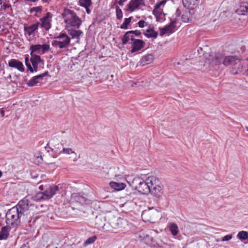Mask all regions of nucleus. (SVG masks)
<instances>
[{
    "mask_svg": "<svg viewBox=\"0 0 248 248\" xmlns=\"http://www.w3.org/2000/svg\"><path fill=\"white\" fill-rule=\"evenodd\" d=\"M62 16L66 24V27H74L76 29H78L80 27L81 20L74 11L65 9Z\"/></svg>",
    "mask_w": 248,
    "mask_h": 248,
    "instance_id": "obj_1",
    "label": "nucleus"
},
{
    "mask_svg": "<svg viewBox=\"0 0 248 248\" xmlns=\"http://www.w3.org/2000/svg\"><path fill=\"white\" fill-rule=\"evenodd\" d=\"M6 223L12 227H16L20 223L21 218L23 215L20 214L16 207H12L9 209L6 214Z\"/></svg>",
    "mask_w": 248,
    "mask_h": 248,
    "instance_id": "obj_2",
    "label": "nucleus"
},
{
    "mask_svg": "<svg viewBox=\"0 0 248 248\" xmlns=\"http://www.w3.org/2000/svg\"><path fill=\"white\" fill-rule=\"evenodd\" d=\"M30 62L32 64V66L29 62V58L26 57L25 59V65L27 68V70L31 73L37 72L38 70V64L40 63H43V61L41 60V57L39 55L31 56Z\"/></svg>",
    "mask_w": 248,
    "mask_h": 248,
    "instance_id": "obj_3",
    "label": "nucleus"
},
{
    "mask_svg": "<svg viewBox=\"0 0 248 248\" xmlns=\"http://www.w3.org/2000/svg\"><path fill=\"white\" fill-rule=\"evenodd\" d=\"M55 39L61 40L63 39V41L61 40H53L52 42V46H58L60 49L67 47L70 43V38L65 33L61 32L58 36L55 37Z\"/></svg>",
    "mask_w": 248,
    "mask_h": 248,
    "instance_id": "obj_4",
    "label": "nucleus"
},
{
    "mask_svg": "<svg viewBox=\"0 0 248 248\" xmlns=\"http://www.w3.org/2000/svg\"><path fill=\"white\" fill-rule=\"evenodd\" d=\"M134 183H137L138 185L136 186L135 189L139 192L142 194H148L150 193V190L148 182H147V178L144 181L140 177H136L134 179Z\"/></svg>",
    "mask_w": 248,
    "mask_h": 248,
    "instance_id": "obj_5",
    "label": "nucleus"
},
{
    "mask_svg": "<svg viewBox=\"0 0 248 248\" xmlns=\"http://www.w3.org/2000/svg\"><path fill=\"white\" fill-rule=\"evenodd\" d=\"M29 201L26 199H23L20 200L17 205L14 207H16L20 214L23 215V218H26V216L29 214Z\"/></svg>",
    "mask_w": 248,
    "mask_h": 248,
    "instance_id": "obj_6",
    "label": "nucleus"
},
{
    "mask_svg": "<svg viewBox=\"0 0 248 248\" xmlns=\"http://www.w3.org/2000/svg\"><path fill=\"white\" fill-rule=\"evenodd\" d=\"M52 17V14L50 12H47L44 16L39 19L40 27L46 31H48L51 28Z\"/></svg>",
    "mask_w": 248,
    "mask_h": 248,
    "instance_id": "obj_7",
    "label": "nucleus"
},
{
    "mask_svg": "<svg viewBox=\"0 0 248 248\" xmlns=\"http://www.w3.org/2000/svg\"><path fill=\"white\" fill-rule=\"evenodd\" d=\"M131 45V49L130 52L131 53L140 50L141 48L144 47L145 43L140 39L132 38V42L130 43Z\"/></svg>",
    "mask_w": 248,
    "mask_h": 248,
    "instance_id": "obj_8",
    "label": "nucleus"
},
{
    "mask_svg": "<svg viewBox=\"0 0 248 248\" xmlns=\"http://www.w3.org/2000/svg\"><path fill=\"white\" fill-rule=\"evenodd\" d=\"M144 5V0H130L126 5V11L133 12L140 6Z\"/></svg>",
    "mask_w": 248,
    "mask_h": 248,
    "instance_id": "obj_9",
    "label": "nucleus"
},
{
    "mask_svg": "<svg viewBox=\"0 0 248 248\" xmlns=\"http://www.w3.org/2000/svg\"><path fill=\"white\" fill-rule=\"evenodd\" d=\"M59 189V186L56 185L49 186L44 192H42L44 195L45 200L51 199L55 195Z\"/></svg>",
    "mask_w": 248,
    "mask_h": 248,
    "instance_id": "obj_10",
    "label": "nucleus"
},
{
    "mask_svg": "<svg viewBox=\"0 0 248 248\" xmlns=\"http://www.w3.org/2000/svg\"><path fill=\"white\" fill-rule=\"evenodd\" d=\"M59 189V186L56 185L49 186L44 192H42L44 195L45 200L51 199L55 195Z\"/></svg>",
    "mask_w": 248,
    "mask_h": 248,
    "instance_id": "obj_11",
    "label": "nucleus"
},
{
    "mask_svg": "<svg viewBox=\"0 0 248 248\" xmlns=\"http://www.w3.org/2000/svg\"><path fill=\"white\" fill-rule=\"evenodd\" d=\"M59 189V186L56 185L49 186L44 192H42L44 195L45 200L51 199L55 195Z\"/></svg>",
    "mask_w": 248,
    "mask_h": 248,
    "instance_id": "obj_12",
    "label": "nucleus"
},
{
    "mask_svg": "<svg viewBox=\"0 0 248 248\" xmlns=\"http://www.w3.org/2000/svg\"><path fill=\"white\" fill-rule=\"evenodd\" d=\"M59 189V186L56 185L49 186L44 192H42L44 195L45 200L51 199L55 195Z\"/></svg>",
    "mask_w": 248,
    "mask_h": 248,
    "instance_id": "obj_13",
    "label": "nucleus"
},
{
    "mask_svg": "<svg viewBox=\"0 0 248 248\" xmlns=\"http://www.w3.org/2000/svg\"><path fill=\"white\" fill-rule=\"evenodd\" d=\"M177 22L176 18L171 20L170 24L166 25L163 28H160V34L161 36L167 33H172L174 31V29L176 27L175 24Z\"/></svg>",
    "mask_w": 248,
    "mask_h": 248,
    "instance_id": "obj_14",
    "label": "nucleus"
},
{
    "mask_svg": "<svg viewBox=\"0 0 248 248\" xmlns=\"http://www.w3.org/2000/svg\"><path fill=\"white\" fill-rule=\"evenodd\" d=\"M61 144L59 143L57 140L52 139L47 143L46 146L45 147L46 148H48L52 151L55 152H59L61 150Z\"/></svg>",
    "mask_w": 248,
    "mask_h": 248,
    "instance_id": "obj_15",
    "label": "nucleus"
},
{
    "mask_svg": "<svg viewBox=\"0 0 248 248\" xmlns=\"http://www.w3.org/2000/svg\"><path fill=\"white\" fill-rule=\"evenodd\" d=\"M241 61V60L238 59L236 56H228L224 58L223 61V64L225 66L232 65L233 66L236 64Z\"/></svg>",
    "mask_w": 248,
    "mask_h": 248,
    "instance_id": "obj_16",
    "label": "nucleus"
},
{
    "mask_svg": "<svg viewBox=\"0 0 248 248\" xmlns=\"http://www.w3.org/2000/svg\"><path fill=\"white\" fill-rule=\"evenodd\" d=\"M49 75V73L48 71H46L45 73L33 77L27 83V85L29 87H32L36 85L40 80H42L43 79V78L46 76H48Z\"/></svg>",
    "mask_w": 248,
    "mask_h": 248,
    "instance_id": "obj_17",
    "label": "nucleus"
},
{
    "mask_svg": "<svg viewBox=\"0 0 248 248\" xmlns=\"http://www.w3.org/2000/svg\"><path fill=\"white\" fill-rule=\"evenodd\" d=\"M167 2V0H162L159 2L157 3L154 6V9L153 11V14L157 18L163 14V9L161 7H163Z\"/></svg>",
    "mask_w": 248,
    "mask_h": 248,
    "instance_id": "obj_18",
    "label": "nucleus"
},
{
    "mask_svg": "<svg viewBox=\"0 0 248 248\" xmlns=\"http://www.w3.org/2000/svg\"><path fill=\"white\" fill-rule=\"evenodd\" d=\"M8 65L11 67L17 69L20 72L24 71L25 69L22 62L18 60L11 59L8 62Z\"/></svg>",
    "mask_w": 248,
    "mask_h": 248,
    "instance_id": "obj_19",
    "label": "nucleus"
},
{
    "mask_svg": "<svg viewBox=\"0 0 248 248\" xmlns=\"http://www.w3.org/2000/svg\"><path fill=\"white\" fill-rule=\"evenodd\" d=\"M71 200L73 202L84 204L86 202V198L79 193H74L71 195Z\"/></svg>",
    "mask_w": 248,
    "mask_h": 248,
    "instance_id": "obj_20",
    "label": "nucleus"
},
{
    "mask_svg": "<svg viewBox=\"0 0 248 248\" xmlns=\"http://www.w3.org/2000/svg\"><path fill=\"white\" fill-rule=\"evenodd\" d=\"M147 182H148L150 190H152L155 187L161 184L159 179L155 176H150L148 177Z\"/></svg>",
    "mask_w": 248,
    "mask_h": 248,
    "instance_id": "obj_21",
    "label": "nucleus"
},
{
    "mask_svg": "<svg viewBox=\"0 0 248 248\" xmlns=\"http://www.w3.org/2000/svg\"><path fill=\"white\" fill-rule=\"evenodd\" d=\"M39 25L40 23L37 22L29 26H24V31L27 34H28V35L31 36V35L33 34L35 31L38 29Z\"/></svg>",
    "mask_w": 248,
    "mask_h": 248,
    "instance_id": "obj_22",
    "label": "nucleus"
},
{
    "mask_svg": "<svg viewBox=\"0 0 248 248\" xmlns=\"http://www.w3.org/2000/svg\"><path fill=\"white\" fill-rule=\"evenodd\" d=\"M184 6L188 9H193L198 5L200 0H182Z\"/></svg>",
    "mask_w": 248,
    "mask_h": 248,
    "instance_id": "obj_23",
    "label": "nucleus"
},
{
    "mask_svg": "<svg viewBox=\"0 0 248 248\" xmlns=\"http://www.w3.org/2000/svg\"><path fill=\"white\" fill-rule=\"evenodd\" d=\"M162 186H163L161 184L160 185H158V186L155 187L154 188L151 190L150 193L155 197H160L163 193Z\"/></svg>",
    "mask_w": 248,
    "mask_h": 248,
    "instance_id": "obj_24",
    "label": "nucleus"
},
{
    "mask_svg": "<svg viewBox=\"0 0 248 248\" xmlns=\"http://www.w3.org/2000/svg\"><path fill=\"white\" fill-rule=\"evenodd\" d=\"M10 227L9 226L2 227L0 231V240H6L10 235Z\"/></svg>",
    "mask_w": 248,
    "mask_h": 248,
    "instance_id": "obj_25",
    "label": "nucleus"
},
{
    "mask_svg": "<svg viewBox=\"0 0 248 248\" xmlns=\"http://www.w3.org/2000/svg\"><path fill=\"white\" fill-rule=\"evenodd\" d=\"M225 57L223 55L220 53L216 54L214 57H211L209 58V60L211 61V62L216 65H219L221 63H223V61Z\"/></svg>",
    "mask_w": 248,
    "mask_h": 248,
    "instance_id": "obj_26",
    "label": "nucleus"
},
{
    "mask_svg": "<svg viewBox=\"0 0 248 248\" xmlns=\"http://www.w3.org/2000/svg\"><path fill=\"white\" fill-rule=\"evenodd\" d=\"M154 61V55L152 54H148L142 57L140 61V64L144 66L152 63Z\"/></svg>",
    "mask_w": 248,
    "mask_h": 248,
    "instance_id": "obj_27",
    "label": "nucleus"
},
{
    "mask_svg": "<svg viewBox=\"0 0 248 248\" xmlns=\"http://www.w3.org/2000/svg\"><path fill=\"white\" fill-rule=\"evenodd\" d=\"M143 34L146 37L148 38H156L158 35V32L155 31L154 30V28L151 27L150 26H149V28L143 32Z\"/></svg>",
    "mask_w": 248,
    "mask_h": 248,
    "instance_id": "obj_28",
    "label": "nucleus"
},
{
    "mask_svg": "<svg viewBox=\"0 0 248 248\" xmlns=\"http://www.w3.org/2000/svg\"><path fill=\"white\" fill-rule=\"evenodd\" d=\"M243 71V66L241 64V61L236 64L235 65H234L232 67L231 72L233 75H237L240 73H241Z\"/></svg>",
    "mask_w": 248,
    "mask_h": 248,
    "instance_id": "obj_29",
    "label": "nucleus"
},
{
    "mask_svg": "<svg viewBox=\"0 0 248 248\" xmlns=\"http://www.w3.org/2000/svg\"><path fill=\"white\" fill-rule=\"evenodd\" d=\"M61 153H64V154H67V155H70V154H72L73 155V161L74 162H76L78 159V158L77 157V153L75 152V151H73L72 149L71 148H63L62 151H60V154Z\"/></svg>",
    "mask_w": 248,
    "mask_h": 248,
    "instance_id": "obj_30",
    "label": "nucleus"
},
{
    "mask_svg": "<svg viewBox=\"0 0 248 248\" xmlns=\"http://www.w3.org/2000/svg\"><path fill=\"white\" fill-rule=\"evenodd\" d=\"M111 187L116 190L120 191L124 189L125 187V185L123 183H117L115 182H111L109 183Z\"/></svg>",
    "mask_w": 248,
    "mask_h": 248,
    "instance_id": "obj_31",
    "label": "nucleus"
},
{
    "mask_svg": "<svg viewBox=\"0 0 248 248\" xmlns=\"http://www.w3.org/2000/svg\"><path fill=\"white\" fill-rule=\"evenodd\" d=\"M68 32L72 38L79 39L80 36L83 34V32L80 30H75L73 29H68Z\"/></svg>",
    "mask_w": 248,
    "mask_h": 248,
    "instance_id": "obj_32",
    "label": "nucleus"
},
{
    "mask_svg": "<svg viewBox=\"0 0 248 248\" xmlns=\"http://www.w3.org/2000/svg\"><path fill=\"white\" fill-rule=\"evenodd\" d=\"M235 12L238 15H248V3L240 6V7L236 10Z\"/></svg>",
    "mask_w": 248,
    "mask_h": 248,
    "instance_id": "obj_33",
    "label": "nucleus"
},
{
    "mask_svg": "<svg viewBox=\"0 0 248 248\" xmlns=\"http://www.w3.org/2000/svg\"><path fill=\"white\" fill-rule=\"evenodd\" d=\"M169 230L171 232V234L175 236H176L179 232V228L178 225L175 223H170L169 224Z\"/></svg>",
    "mask_w": 248,
    "mask_h": 248,
    "instance_id": "obj_34",
    "label": "nucleus"
},
{
    "mask_svg": "<svg viewBox=\"0 0 248 248\" xmlns=\"http://www.w3.org/2000/svg\"><path fill=\"white\" fill-rule=\"evenodd\" d=\"M132 38H134V36L130 34L129 31L126 32L121 38L122 44L123 45L127 44L129 40L132 42Z\"/></svg>",
    "mask_w": 248,
    "mask_h": 248,
    "instance_id": "obj_35",
    "label": "nucleus"
},
{
    "mask_svg": "<svg viewBox=\"0 0 248 248\" xmlns=\"http://www.w3.org/2000/svg\"><path fill=\"white\" fill-rule=\"evenodd\" d=\"M30 50L31 51V56L32 55H36L34 54V53H40L41 51V45H32L30 47Z\"/></svg>",
    "mask_w": 248,
    "mask_h": 248,
    "instance_id": "obj_36",
    "label": "nucleus"
},
{
    "mask_svg": "<svg viewBox=\"0 0 248 248\" xmlns=\"http://www.w3.org/2000/svg\"><path fill=\"white\" fill-rule=\"evenodd\" d=\"M120 218V217L113 216L109 219V223L113 228L116 229L118 228V222L119 221Z\"/></svg>",
    "mask_w": 248,
    "mask_h": 248,
    "instance_id": "obj_37",
    "label": "nucleus"
},
{
    "mask_svg": "<svg viewBox=\"0 0 248 248\" xmlns=\"http://www.w3.org/2000/svg\"><path fill=\"white\" fill-rule=\"evenodd\" d=\"M127 226V221L124 218L120 217L118 222V228H117V229H120L122 231L123 229H125Z\"/></svg>",
    "mask_w": 248,
    "mask_h": 248,
    "instance_id": "obj_38",
    "label": "nucleus"
},
{
    "mask_svg": "<svg viewBox=\"0 0 248 248\" xmlns=\"http://www.w3.org/2000/svg\"><path fill=\"white\" fill-rule=\"evenodd\" d=\"M132 18V16L129 18H125L123 23L120 26V29L124 30L127 29L128 28V26L130 24Z\"/></svg>",
    "mask_w": 248,
    "mask_h": 248,
    "instance_id": "obj_39",
    "label": "nucleus"
},
{
    "mask_svg": "<svg viewBox=\"0 0 248 248\" xmlns=\"http://www.w3.org/2000/svg\"><path fill=\"white\" fill-rule=\"evenodd\" d=\"M237 238L241 240H245L248 239V232L246 231H242L238 232Z\"/></svg>",
    "mask_w": 248,
    "mask_h": 248,
    "instance_id": "obj_40",
    "label": "nucleus"
},
{
    "mask_svg": "<svg viewBox=\"0 0 248 248\" xmlns=\"http://www.w3.org/2000/svg\"><path fill=\"white\" fill-rule=\"evenodd\" d=\"M97 239L96 235H93L92 237H89L84 243V246H87L92 244H93Z\"/></svg>",
    "mask_w": 248,
    "mask_h": 248,
    "instance_id": "obj_41",
    "label": "nucleus"
},
{
    "mask_svg": "<svg viewBox=\"0 0 248 248\" xmlns=\"http://www.w3.org/2000/svg\"><path fill=\"white\" fill-rule=\"evenodd\" d=\"M79 4L82 7H90L92 4L91 0H79Z\"/></svg>",
    "mask_w": 248,
    "mask_h": 248,
    "instance_id": "obj_42",
    "label": "nucleus"
},
{
    "mask_svg": "<svg viewBox=\"0 0 248 248\" xmlns=\"http://www.w3.org/2000/svg\"><path fill=\"white\" fill-rule=\"evenodd\" d=\"M33 199L35 201H40L45 200L44 195L42 192H38L33 197Z\"/></svg>",
    "mask_w": 248,
    "mask_h": 248,
    "instance_id": "obj_43",
    "label": "nucleus"
},
{
    "mask_svg": "<svg viewBox=\"0 0 248 248\" xmlns=\"http://www.w3.org/2000/svg\"><path fill=\"white\" fill-rule=\"evenodd\" d=\"M42 10V8L41 6H37V7L31 8L29 11H30V13H32L33 12H35V14L34 15V16H37V13L41 14Z\"/></svg>",
    "mask_w": 248,
    "mask_h": 248,
    "instance_id": "obj_44",
    "label": "nucleus"
},
{
    "mask_svg": "<svg viewBox=\"0 0 248 248\" xmlns=\"http://www.w3.org/2000/svg\"><path fill=\"white\" fill-rule=\"evenodd\" d=\"M50 50V47L49 45L44 44L43 45H41V51L42 54H45V53L48 52Z\"/></svg>",
    "mask_w": 248,
    "mask_h": 248,
    "instance_id": "obj_45",
    "label": "nucleus"
},
{
    "mask_svg": "<svg viewBox=\"0 0 248 248\" xmlns=\"http://www.w3.org/2000/svg\"><path fill=\"white\" fill-rule=\"evenodd\" d=\"M116 17L118 19L120 20L123 17V12L122 10L119 7L116 8Z\"/></svg>",
    "mask_w": 248,
    "mask_h": 248,
    "instance_id": "obj_46",
    "label": "nucleus"
},
{
    "mask_svg": "<svg viewBox=\"0 0 248 248\" xmlns=\"http://www.w3.org/2000/svg\"><path fill=\"white\" fill-rule=\"evenodd\" d=\"M129 33H130V34H134L136 36H140L141 34V32L139 30L129 31Z\"/></svg>",
    "mask_w": 248,
    "mask_h": 248,
    "instance_id": "obj_47",
    "label": "nucleus"
},
{
    "mask_svg": "<svg viewBox=\"0 0 248 248\" xmlns=\"http://www.w3.org/2000/svg\"><path fill=\"white\" fill-rule=\"evenodd\" d=\"M139 27L140 28H143L145 26L147 25V23L144 21V20H140L138 23Z\"/></svg>",
    "mask_w": 248,
    "mask_h": 248,
    "instance_id": "obj_48",
    "label": "nucleus"
},
{
    "mask_svg": "<svg viewBox=\"0 0 248 248\" xmlns=\"http://www.w3.org/2000/svg\"><path fill=\"white\" fill-rule=\"evenodd\" d=\"M232 234L226 235L222 238V241H229L232 238Z\"/></svg>",
    "mask_w": 248,
    "mask_h": 248,
    "instance_id": "obj_49",
    "label": "nucleus"
},
{
    "mask_svg": "<svg viewBox=\"0 0 248 248\" xmlns=\"http://www.w3.org/2000/svg\"><path fill=\"white\" fill-rule=\"evenodd\" d=\"M127 0H119L118 1V4L120 6H123L124 5V3Z\"/></svg>",
    "mask_w": 248,
    "mask_h": 248,
    "instance_id": "obj_50",
    "label": "nucleus"
},
{
    "mask_svg": "<svg viewBox=\"0 0 248 248\" xmlns=\"http://www.w3.org/2000/svg\"><path fill=\"white\" fill-rule=\"evenodd\" d=\"M84 7L85 8V9H86V13L88 14H90L91 13V11L89 8V7Z\"/></svg>",
    "mask_w": 248,
    "mask_h": 248,
    "instance_id": "obj_51",
    "label": "nucleus"
},
{
    "mask_svg": "<svg viewBox=\"0 0 248 248\" xmlns=\"http://www.w3.org/2000/svg\"><path fill=\"white\" fill-rule=\"evenodd\" d=\"M4 110L2 108L0 109V113L2 117H3L4 116Z\"/></svg>",
    "mask_w": 248,
    "mask_h": 248,
    "instance_id": "obj_52",
    "label": "nucleus"
},
{
    "mask_svg": "<svg viewBox=\"0 0 248 248\" xmlns=\"http://www.w3.org/2000/svg\"><path fill=\"white\" fill-rule=\"evenodd\" d=\"M180 14H181V11H180V9H177L176 10V14L178 16H179L180 15Z\"/></svg>",
    "mask_w": 248,
    "mask_h": 248,
    "instance_id": "obj_53",
    "label": "nucleus"
},
{
    "mask_svg": "<svg viewBox=\"0 0 248 248\" xmlns=\"http://www.w3.org/2000/svg\"><path fill=\"white\" fill-rule=\"evenodd\" d=\"M10 6V5L8 4H4V5H3V7H4V9L9 8Z\"/></svg>",
    "mask_w": 248,
    "mask_h": 248,
    "instance_id": "obj_54",
    "label": "nucleus"
},
{
    "mask_svg": "<svg viewBox=\"0 0 248 248\" xmlns=\"http://www.w3.org/2000/svg\"><path fill=\"white\" fill-rule=\"evenodd\" d=\"M243 75H245L246 76H248V69L247 70H245V71L243 73Z\"/></svg>",
    "mask_w": 248,
    "mask_h": 248,
    "instance_id": "obj_55",
    "label": "nucleus"
},
{
    "mask_svg": "<svg viewBox=\"0 0 248 248\" xmlns=\"http://www.w3.org/2000/svg\"><path fill=\"white\" fill-rule=\"evenodd\" d=\"M3 66H2L1 64H0V71L3 70Z\"/></svg>",
    "mask_w": 248,
    "mask_h": 248,
    "instance_id": "obj_56",
    "label": "nucleus"
},
{
    "mask_svg": "<svg viewBox=\"0 0 248 248\" xmlns=\"http://www.w3.org/2000/svg\"><path fill=\"white\" fill-rule=\"evenodd\" d=\"M43 2H48L50 0H42Z\"/></svg>",
    "mask_w": 248,
    "mask_h": 248,
    "instance_id": "obj_57",
    "label": "nucleus"
},
{
    "mask_svg": "<svg viewBox=\"0 0 248 248\" xmlns=\"http://www.w3.org/2000/svg\"><path fill=\"white\" fill-rule=\"evenodd\" d=\"M2 175V172L0 170V178L1 177Z\"/></svg>",
    "mask_w": 248,
    "mask_h": 248,
    "instance_id": "obj_58",
    "label": "nucleus"
},
{
    "mask_svg": "<svg viewBox=\"0 0 248 248\" xmlns=\"http://www.w3.org/2000/svg\"><path fill=\"white\" fill-rule=\"evenodd\" d=\"M245 128H246V130H247V131H248V126H246V127H245Z\"/></svg>",
    "mask_w": 248,
    "mask_h": 248,
    "instance_id": "obj_59",
    "label": "nucleus"
},
{
    "mask_svg": "<svg viewBox=\"0 0 248 248\" xmlns=\"http://www.w3.org/2000/svg\"><path fill=\"white\" fill-rule=\"evenodd\" d=\"M39 188L42 189V186H39Z\"/></svg>",
    "mask_w": 248,
    "mask_h": 248,
    "instance_id": "obj_60",
    "label": "nucleus"
},
{
    "mask_svg": "<svg viewBox=\"0 0 248 248\" xmlns=\"http://www.w3.org/2000/svg\"><path fill=\"white\" fill-rule=\"evenodd\" d=\"M62 40H61V41H63V39H62Z\"/></svg>",
    "mask_w": 248,
    "mask_h": 248,
    "instance_id": "obj_61",
    "label": "nucleus"
},
{
    "mask_svg": "<svg viewBox=\"0 0 248 248\" xmlns=\"http://www.w3.org/2000/svg\"><path fill=\"white\" fill-rule=\"evenodd\" d=\"M247 60L248 61V58L247 59Z\"/></svg>",
    "mask_w": 248,
    "mask_h": 248,
    "instance_id": "obj_62",
    "label": "nucleus"
}]
</instances>
